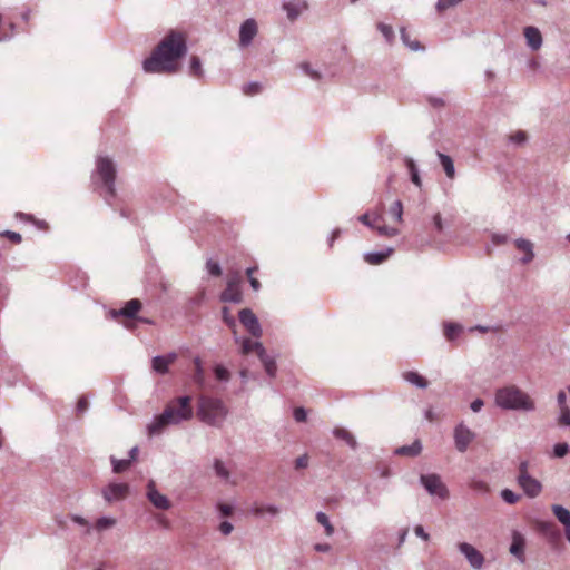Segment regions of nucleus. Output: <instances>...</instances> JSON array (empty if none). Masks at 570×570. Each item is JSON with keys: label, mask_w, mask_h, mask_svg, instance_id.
Instances as JSON below:
<instances>
[{"label": "nucleus", "mask_w": 570, "mask_h": 570, "mask_svg": "<svg viewBox=\"0 0 570 570\" xmlns=\"http://www.w3.org/2000/svg\"><path fill=\"white\" fill-rule=\"evenodd\" d=\"M186 55V36L178 30H170L150 56L144 59L142 70L149 75H174L179 71V61Z\"/></svg>", "instance_id": "obj_1"}, {"label": "nucleus", "mask_w": 570, "mask_h": 570, "mask_svg": "<svg viewBox=\"0 0 570 570\" xmlns=\"http://www.w3.org/2000/svg\"><path fill=\"white\" fill-rule=\"evenodd\" d=\"M493 401H495L497 407L504 411L529 413L535 410V402H533L529 394L515 385H508L497 390Z\"/></svg>", "instance_id": "obj_2"}, {"label": "nucleus", "mask_w": 570, "mask_h": 570, "mask_svg": "<svg viewBox=\"0 0 570 570\" xmlns=\"http://www.w3.org/2000/svg\"><path fill=\"white\" fill-rule=\"evenodd\" d=\"M196 415L203 423L219 429L228 416V407L222 400L212 396H199Z\"/></svg>", "instance_id": "obj_3"}, {"label": "nucleus", "mask_w": 570, "mask_h": 570, "mask_svg": "<svg viewBox=\"0 0 570 570\" xmlns=\"http://www.w3.org/2000/svg\"><path fill=\"white\" fill-rule=\"evenodd\" d=\"M115 163L107 156H98L91 179H94L95 185L100 184L104 187L105 202L108 204L115 198Z\"/></svg>", "instance_id": "obj_4"}, {"label": "nucleus", "mask_w": 570, "mask_h": 570, "mask_svg": "<svg viewBox=\"0 0 570 570\" xmlns=\"http://www.w3.org/2000/svg\"><path fill=\"white\" fill-rule=\"evenodd\" d=\"M154 417L161 419L167 422L181 423L193 417V407L190 406V397L183 396L176 402L167 404L163 413Z\"/></svg>", "instance_id": "obj_5"}, {"label": "nucleus", "mask_w": 570, "mask_h": 570, "mask_svg": "<svg viewBox=\"0 0 570 570\" xmlns=\"http://www.w3.org/2000/svg\"><path fill=\"white\" fill-rule=\"evenodd\" d=\"M420 483L424 489H426L430 495L436 497L440 500H445L448 498V488H445L438 474H423L420 478Z\"/></svg>", "instance_id": "obj_6"}, {"label": "nucleus", "mask_w": 570, "mask_h": 570, "mask_svg": "<svg viewBox=\"0 0 570 570\" xmlns=\"http://www.w3.org/2000/svg\"><path fill=\"white\" fill-rule=\"evenodd\" d=\"M474 438H476V434H474L465 423L461 422L459 425L454 426L453 440L456 451L461 453L466 452L468 446H470Z\"/></svg>", "instance_id": "obj_7"}, {"label": "nucleus", "mask_w": 570, "mask_h": 570, "mask_svg": "<svg viewBox=\"0 0 570 570\" xmlns=\"http://www.w3.org/2000/svg\"><path fill=\"white\" fill-rule=\"evenodd\" d=\"M456 548H459L461 556L465 557L470 568L473 570H480L483 568L484 557L473 544L469 542H460Z\"/></svg>", "instance_id": "obj_8"}, {"label": "nucleus", "mask_w": 570, "mask_h": 570, "mask_svg": "<svg viewBox=\"0 0 570 570\" xmlns=\"http://www.w3.org/2000/svg\"><path fill=\"white\" fill-rule=\"evenodd\" d=\"M128 491H130V488L127 483L110 482L101 490V495H104L105 501L112 503L125 499Z\"/></svg>", "instance_id": "obj_9"}, {"label": "nucleus", "mask_w": 570, "mask_h": 570, "mask_svg": "<svg viewBox=\"0 0 570 570\" xmlns=\"http://www.w3.org/2000/svg\"><path fill=\"white\" fill-rule=\"evenodd\" d=\"M238 320H240V324L244 325L245 330H247L252 336L255 338L262 337V326L252 309H240V312H238Z\"/></svg>", "instance_id": "obj_10"}, {"label": "nucleus", "mask_w": 570, "mask_h": 570, "mask_svg": "<svg viewBox=\"0 0 570 570\" xmlns=\"http://www.w3.org/2000/svg\"><path fill=\"white\" fill-rule=\"evenodd\" d=\"M256 33H258V26L255 20L253 18L246 19L242 22L240 30H238V46L240 48L249 47Z\"/></svg>", "instance_id": "obj_11"}, {"label": "nucleus", "mask_w": 570, "mask_h": 570, "mask_svg": "<svg viewBox=\"0 0 570 570\" xmlns=\"http://www.w3.org/2000/svg\"><path fill=\"white\" fill-rule=\"evenodd\" d=\"M146 497L154 508L160 511H167L168 509H170V501L164 493L157 490V488L155 487V482L153 480H150L149 483H147Z\"/></svg>", "instance_id": "obj_12"}, {"label": "nucleus", "mask_w": 570, "mask_h": 570, "mask_svg": "<svg viewBox=\"0 0 570 570\" xmlns=\"http://www.w3.org/2000/svg\"><path fill=\"white\" fill-rule=\"evenodd\" d=\"M248 512L256 518H277L281 514V508L276 503L255 501Z\"/></svg>", "instance_id": "obj_13"}, {"label": "nucleus", "mask_w": 570, "mask_h": 570, "mask_svg": "<svg viewBox=\"0 0 570 570\" xmlns=\"http://www.w3.org/2000/svg\"><path fill=\"white\" fill-rule=\"evenodd\" d=\"M140 308H141L140 301L137 298H131V299L127 301V303H125L122 308L110 309V312H108V316H110L111 320H117L119 317L131 320L137 315V313L140 311Z\"/></svg>", "instance_id": "obj_14"}, {"label": "nucleus", "mask_w": 570, "mask_h": 570, "mask_svg": "<svg viewBox=\"0 0 570 570\" xmlns=\"http://www.w3.org/2000/svg\"><path fill=\"white\" fill-rule=\"evenodd\" d=\"M518 484L530 499L537 498L542 491V484L531 475H518Z\"/></svg>", "instance_id": "obj_15"}, {"label": "nucleus", "mask_w": 570, "mask_h": 570, "mask_svg": "<svg viewBox=\"0 0 570 570\" xmlns=\"http://www.w3.org/2000/svg\"><path fill=\"white\" fill-rule=\"evenodd\" d=\"M281 7H283L284 12H286L287 19L295 21L302 13L307 11L308 2L307 0H288L284 1Z\"/></svg>", "instance_id": "obj_16"}, {"label": "nucleus", "mask_w": 570, "mask_h": 570, "mask_svg": "<svg viewBox=\"0 0 570 570\" xmlns=\"http://www.w3.org/2000/svg\"><path fill=\"white\" fill-rule=\"evenodd\" d=\"M238 276H235L234 278L229 279L227 283V288H225L222 295H219V301L225 303L240 304L242 292L238 288Z\"/></svg>", "instance_id": "obj_17"}, {"label": "nucleus", "mask_w": 570, "mask_h": 570, "mask_svg": "<svg viewBox=\"0 0 570 570\" xmlns=\"http://www.w3.org/2000/svg\"><path fill=\"white\" fill-rule=\"evenodd\" d=\"M523 551H525V539L519 531L512 532V543H510L509 548L510 554L518 558L519 562L523 563L525 562Z\"/></svg>", "instance_id": "obj_18"}, {"label": "nucleus", "mask_w": 570, "mask_h": 570, "mask_svg": "<svg viewBox=\"0 0 570 570\" xmlns=\"http://www.w3.org/2000/svg\"><path fill=\"white\" fill-rule=\"evenodd\" d=\"M177 360L176 353H167L166 355H156L153 357V371L164 375L168 372V366Z\"/></svg>", "instance_id": "obj_19"}, {"label": "nucleus", "mask_w": 570, "mask_h": 570, "mask_svg": "<svg viewBox=\"0 0 570 570\" xmlns=\"http://www.w3.org/2000/svg\"><path fill=\"white\" fill-rule=\"evenodd\" d=\"M238 344H240L242 354H249L250 352L257 353V356L266 355L265 348L261 342L252 341L248 337H235Z\"/></svg>", "instance_id": "obj_20"}, {"label": "nucleus", "mask_w": 570, "mask_h": 570, "mask_svg": "<svg viewBox=\"0 0 570 570\" xmlns=\"http://www.w3.org/2000/svg\"><path fill=\"white\" fill-rule=\"evenodd\" d=\"M524 38L529 49L537 51L542 47V35H540L539 29L534 27H525Z\"/></svg>", "instance_id": "obj_21"}, {"label": "nucleus", "mask_w": 570, "mask_h": 570, "mask_svg": "<svg viewBox=\"0 0 570 570\" xmlns=\"http://www.w3.org/2000/svg\"><path fill=\"white\" fill-rule=\"evenodd\" d=\"M392 247H387L379 252H367L363 254V259H365V262H367L370 265H380L385 262L390 255H392Z\"/></svg>", "instance_id": "obj_22"}, {"label": "nucleus", "mask_w": 570, "mask_h": 570, "mask_svg": "<svg viewBox=\"0 0 570 570\" xmlns=\"http://www.w3.org/2000/svg\"><path fill=\"white\" fill-rule=\"evenodd\" d=\"M515 247L524 253V257L521 258L522 264H528L533 259V245L529 239L518 238L514 242Z\"/></svg>", "instance_id": "obj_23"}, {"label": "nucleus", "mask_w": 570, "mask_h": 570, "mask_svg": "<svg viewBox=\"0 0 570 570\" xmlns=\"http://www.w3.org/2000/svg\"><path fill=\"white\" fill-rule=\"evenodd\" d=\"M422 451V444L421 441L416 440L411 443V445H402L397 449H395L394 453L395 455H404L410 458L417 456Z\"/></svg>", "instance_id": "obj_24"}, {"label": "nucleus", "mask_w": 570, "mask_h": 570, "mask_svg": "<svg viewBox=\"0 0 570 570\" xmlns=\"http://www.w3.org/2000/svg\"><path fill=\"white\" fill-rule=\"evenodd\" d=\"M332 433H333V436L344 441L345 444L350 446V449H352V450L356 449V445H357L356 439H354L353 434L348 430H346L344 428L335 426V428H333Z\"/></svg>", "instance_id": "obj_25"}, {"label": "nucleus", "mask_w": 570, "mask_h": 570, "mask_svg": "<svg viewBox=\"0 0 570 570\" xmlns=\"http://www.w3.org/2000/svg\"><path fill=\"white\" fill-rule=\"evenodd\" d=\"M174 424L179 423H174L171 421L154 417L153 421H150L149 425H147V433H149V435H158L164 431L166 426Z\"/></svg>", "instance_id": "obj_26"}, {"label": "nucleus", "mask_w": 570, "mask_h": 570, "mask_svg": "<svg viewBox=\"0 0 570 570\" xmlns=\"http://www.w3.org/2000/svg\"><path fill=\"white\" fill-rule=\"evenodd\" d=\"M402 379L419 389H428V381L416 372H404V374H402Z\"/></svg>", "instance_id": "obj_27"}, {"label": "nucleus", "mask_w": 570, "mask_h": 570, "mask_svg": "<svg viewBox=\"0 0 570 570\" xmlns=\"http://www.w3.org/2000/svg\"><path fill=\"white\" fill-rule=\"evenodd\" d=\"M193 363H195V374H193V382H195L196 386L205 389L206 376H204L203 363H200L199 357H195V360H193Z\"/></svg>", "instance_id": "obj_28"}, {"label": "nucleus", "mask_w": 570, "mask_h": 570, "mask_svg": "<svg viewBox=\"0 0 570 570\" xmlns=\"http://www.w3.org/2000/svg\"><path fill=\"white\" fill-rule=\"evenodd\" d=\"M552 514L563 524L564 528L570 527V512L562 505L554 504L551 507Z\"/></svg>", "instance_id": "obj_29"}, {"label": "nucleus", "mask_w": 570, "mask_h": 570, "mask_svg": "<svg viewBox=\"0 0 570 570\" xmlns=\"http://www.w3.org/2000/svg\"><path fill=\"white\" fill-rule=\"evenodd\" d=\"M462 333V325L459 323H444V337H446L448 341L453 342L458 337H460Z\"/></svg>", "instance_id": "obj_30"}, {"label": "nucleus", "mask_w": 570, "mask_h": 570, "mask_svg": "<svg viewBox=\"0 0 570 570\" xmlns=\"http://www.w3.org/2000/svg\"><path fill=\"white\" fill-rule=\"evenodd\" d=\"M213 472H215V475L218 476V479L222 481H229V469L225 462L218 459L213 460Z\"/></svg>", "instance_id": "obj_31"}, {"label": "nucleus", "mask_w": 570, "mask_h": 570, "mask_svg": "<svg viewBox=\"0 0 570 570\" xmlns=\"http://www.w3.org/2000/svg\"><path fill=\"white\" fill-rule=\"evenodd\" d=\"M438 159H440L441 167H443V171L446 174V177L452 179L454 177V164L452 163L451 157L445 153L438 151Z\"/></svg>", "instance_id": "obj_32"}, {"label": "nucleus", "mask_w": 570, "mask_h": 570, "mask_svg": "<svg viewBox=\"0 0 570 570\" xmlns=\"http://www.w3.org/2000/svg\"><path fill=\"white\" fill-rule=\"evenodd\" d=\"M405 168H407V171H410L412 184H414V186L421 188L422 187L421 176L419 175L417 166L415 165V161H413L412 158H410V157L405 158Z\"/></svg>", "instance_id": "obj_33"}, {"label": "nucleus", "mask_w": 570, "mask_h": 570, "mask_svg": "<svg viewBox=\"0 0 570 570\" xmlns=\"http://www.w3.org/2000/svg\"><path fill=\"white\" fill-rule=\"evenodd\" d=\"M258 360H261L262 365H264L265 373H267L269 377H275V374L277 373L275 358L269 355H258Z\"/></svg>", "instance_id": "obj_34"}, {"label": "nucleus", "mask_w": 570, "mask_h": 570, "mask_svg": "<svg viewBox=\"0 0 570 570\" xmlns=\"http://www.w3.org/2000/svg\"><path fill=\"white\" fill-rule=\"evenodd\" d=\"M316 522L320 523L323 529H325L326 537H333L334 534V527L330 521V518L326 515V513L318 511L316 512Z\"/></svg>", "instance_id": "obj_35"}, {"label": "nucleus", "mask_w": 570, "mask_h": 570, "mask_svg": "<svg viewBox=\"0 0 570 570\" xmlns=\"http://www.w3.org/2000/svg\"><path fill=\"white\" fill-rule=\"evenodd\" d=\"M110 462L111 471H114L115 474H120L130 468L132 461L125 459L118 460L115 456H111Z\"/></svg>", "instance_id": "obj_36"}, {"label": "nucleus", "mask_w": 570, "mask_h": 570, "mask_svg": "<svg viewBox=\"0 0 570 570\" xmlns=\"http://www.w3.org/2000/svg\"><path fill=\"white\" fill-rule=\"evenodd\" d=\"M401 40L407 49L412 51H422L421 43H419L417 40H411L404 28L401 29Z\"/></svg>", "instance_id": "obj_37"}, {"label": "nucleus", "mask_w": 570, "mask_h": 570, "mask_svg": "<svg viewBox=\"0 0 570 570\" xmlns=\"http://www.w3.org/2000/svg\"><path fill=\"white\" fill-rule=\"evenodd\" d=\"M116 521L111 517H102L95 522V529L98 531H106L115 525Z\"/></svg>", "instance_id": "obj_38"}, {"label": "nucleus", "mask_w": 570, "mask_h": 570, "mask_svg": "<svg viewBox=\"0 0 570 570\" xmlns=\"http://www.w3.org/2000/svg\"><path fill=\"white\" fill-rule=\"evenodd\" d=\"M500 498H502L503 502L508 504H514L520 500V495L508 488L500 491Z\"/></svg>", "instance_id": "obj_39"}, {"label": "nucleus", "mask_w": 570, "mask_h": 570, "mask_svg": "<svg viewBox=\"0 0 570 570\" xmlns=\"http://www.w3.org/2000/svg\"><path fill=\"white\" fill-rule=\"evenodd\" d=\"M189 73H191L194 77H203V66L200 65L199 58L196 56L191 57V63H189Z\"/></svg>", "instance_id": "obj_40"}, {"label": "nucleus", "mask_w": 570, "mask_h": 570, "mask_svg": "<svg viewBox=\"0 0 570 570\" xmlns=\"http://www.w3.org/2000/svg\"><path fill=\"white\" fill-rule=\"evenodd\" d=\"M464 0H438L436 1V11L443 12L448 9H452L460 4Z\"/></svg>", "instance_id": "obj_41"}, {"label": "nucleus", "mask_w": 570, "mask_h": 570, "mask_svg": "<svg viewBox=\"0 0 570 570\" xmlns=\"http://www.w3.org/2000/svg\"><path fill=\"white\" fill-rule=\"evenodd\" d=\"M213 374H215L216 380L220 382H228L229 380V372L223 365H215V367H213Z\"/></svg>", "instance_id": "obj_42"}, {"label": "nucleus", "mask_w": 570, "mask_h": 570, "mask_svg": "<svg viewBox=\"0 0 570 570\" xmlns=\"http://www.w3.org/2000/svg\"><path fill=\"white\" fill-rule=\"evenodd\" d=\"M206 273L213 277H219L220 275V266L219 263L209 258L206 261Z\"/></svg>", "instance_id": "obj_43"}, {"label": "nucleus", "mask_w": 570, "mask_h": 570, "mask_svg": "<svg viewBox=\"0 0 570 570\" xmlns=\"http://www.w3.org/2000/svg\"><path fill=\"white\" fill-rule=\"evenodd\" d=\"M569 445L568 443H557L552 446V455L558 459L564 458L568 454Z\"/></svg>", "instance_id": "obj_44"}, {"label": "nucleus", "mask_w": 570, "mask_h": 570, "mask_svg": "<svg viewBox=\"0 0 570 570\" xmlns=\"http://www.w3.org/2000/svg\"><path fill=\"white\" fill-rule=\"evenodd\" d=\"M372 229L377 232L379 235L385 236V237H394V236H396V234H399V230H396L393 227H387V226H374V228H372Z\"/></svg>", "instance_id": "obj_45"}, {"label": "nucleus", "mask_w": 570, "mask_h": 570, "mask_svg": "<svg viewBox=\"0 0 570 570\" xmlns=\"http://www.w3.org/2000/svg\"><path fill=\"white\" fill-rule=\"evenodd\" d=\"M377 30L381 31L382 36H384L385 41H387L389 43L392 42V40H393L392 27L381 22L377 24Z\"/></svg>", "instance_id": "obj_46"}, {"label": "nucleus", "mask_w": 570, "mask_h": 570, "mask_svg": "<svg viewBox=\"0 0 570 570\" xmlns=\"http://www.w3.org/2000/svg\"><path fill=\"white\" fill-rule=\"evenodd\" d=\"M358 220L361 224L367 226L368 228H373L375 227L374 223L380 220V215L375 214L374 219H370V214H363L360 215Z\"/></svg>", "instance_id": "obj_47"}, {"label": "nucleus", "mask_w": 570, "mask_h": 570, "mask_svg": "<svg viewBox=\"0 0 570 570\" xmlns=\"http://www.w3.org/2000/svg\"><path fill=\"white\" fill-rule=\"evenodd\" d=\"M391 215L394 216L397 223L402 222V203L400 200L392 203Z\"/></svg>", "instance_id": "obj_48"}, {"label": "nucleus", "mask_w": 570, "mask_h": 570, "mask_svg": "<svg viewBox=\"0 0 570 570\" xmlns=\"http://www.w3.org/2000/svg\"><path fill=\"white\" fill-rule=\"evenodd\" d=\"M301 70H303L304 73L307 75L313 80L320 79V73L311 68V66L307 62H303L299 65Z\"/></svg>", "instance_id": "obj_49"}, {"label": "nucleus", "mask_w": 570, "mask_h": 570, "mask_svg": "<svg viewBox=\"0 0 570 570\" xmlns=\"http://www.w3.org/2000/svg\"><path fill=\"white\" fill-rule=\"evenodd\" d=\"M69 519H71L72 522H75L76 524H78L79 527H83L85 529H87V534H89V531H90V525H89V522L82 518L81 515H78V514H71V517H69Z\"/></svg>", "instance_id": "obj_50"}, {"label": "nucleus", "mask_w": 570, "mask_h": 570, "mask_svg": "<svg viewBox=\"0 0 570 570\" xmlns=\"http://www.w3.org/2000/svg\"><path fill=\"white\" fill-rule=\"evenodd\" d=\"M507 242H509V235L493 233V235H492V246H501V245L505 244Z\"/></svg>", "instance_id": "obj_51"}, {"label": "nucleus", "mask_w": 570, "mask_h": 570, "mask_svg": "<svg viewBox=\"0 0 570 570\" xmlns=\"http://www.w3.org/2000/svg\"><path fill=\"white\" fill-rule=\"evenodd\" d=\"M223 322L229 326V328H234L236 325L235 318L229 314L228 307H223L222 309Z\"/></svg>", "instance_id": "obj_52"}, {"label": "nucleus", "mask_w": 570, "mask_h": 570, "mask_svg": "<svg viewBox=\"0 0 570 570\" xmlns=\"http://www.w3.org/2000/svg\"><path fill=\"white\" fill-rule=\"evenodd\" d=\"M510 144L514 146H520L525 142V134L523 131H519L509 137Z\"/></svg>", "instance_id": "obj_53"}, {"label": "nucleus", "mask_w": 570, "mask_h": 570, "mask_svg": "<svg viewBox=\"0 0 570 570\" xmlns=\"http://www.w3.org/2000/svg\"><path fill=\"white\" fill-rule=\"evenodd\" d=\"M560 424L564 426H570V410L568 406H563V409H560Z\"/></svg>", "instance_id": "obj_54"}, {"label": "nucleus", "mask_w": 570, "mask_h": 570, "mask_svg": "<svg viewBox=\"0 0 570 570\" xmlns=\"http://www.w3.org/2000/svg\"><path fill=\"white\" fill-rule=\"evenodd\" d=\"M259 91V83L257 82H249L244 85V94L248 96H254L258 94Z\"/></svg>", "instance_id": "obj_55"}, {"label": "nucleus", "mask_w": 570, "mask_h": 570, "mask_svg": "<svg viewBox=\"0 0 570 570\" xmlns=\"http://www.w3.org/2000/svg\"><path fill=\"white\" fill-rule=\"evenodd\" d=\"M294 421L303 422L307 419V412L303 407H296L293 412Z\"/></svg>", "instance_id": "obj_56"}, {"label": "nucleus", "mask_w": 570, "mask_h": 570, "mask_svg": "<svg viewBox=\"0 0 570 570\" xmlns=\"http://www.w3.org/2000/svg\"><path fill=\"white\" fill-rule=\"evenodd\" d=\"M218 530L223 535L227 537L233 532V524L229 521H223L219 523Z\"/></svg>", "instance_id": "obj_57"}, {"label": "nucleus", "mask_w": 570, "mask_h": 570, "mask_svg": "<svg viewBox=\"0 0 570 570\" xmlns=\"http://www.w3.org/2000/svg\"><path fill=\"white\" fill-rule=\"evenodd\" d=\"M433 227H434V230L438 232V234H441V232L444 229V224H442L441 214L433 215Z\"/></svg>", "instance_id": "obj_58"}, {"label": "nucleus", "mask_w": 570, "mask_h": 570, "mask_svg": "<svg viewBox=\"0 0 570 570\" xmlns=\"http://www.w3.org/2000/svg\"><path fill=\"white\" fill-rule=\"evenodd\" d=\"M2 236L9 238L10 240H12L16 244H20V242H21L20 234L14 230H6L2 233Z\"/></svg>", "instance_id": "obj_59"}, {"label": "nucleus", "mask_w": 570, "mask_h": 570, "mask_svg": "<svg viewBox=\"0 0 570 570\" xmlns=\"http://www.w3.org/2000/svg\"><path fill=\"white\" fill-rule=\"evenodd\" d=\"M218 512H219V515H222L223 518H228L230 515V513H233V508L229 504L219 503Z\"/></svg>", "instance_id": "obj_60"}, {"label": "nucleus", "mask_w": 570, "mask_h": 570, "mask_svg": "<svg viewBox=\"0 0 570 570\" xmlns=\"http://www.w3.org/2000/svg\"><path fill=\"white\" fill-rule=\"evenodd\" d=\"M88 410V400L81 397L78 400V404H76V412L79 414L85 413Z\"/></svg>", "instance_id": "obj_61"}, {"label": "nucleus", "mask_w": 570, "mask_h": 570, "mask_svg": "<svg viewBox=\"0 0 570 570\" xmlns=\"http://www.w3.org/2000/svg\"><path fill=\"white\" fill-rule=\"evenodd\" d=\"M414 534L423 541H429V534L424 531V528L421 524L414 527Z\"/></svg>", "instance_id": "obj_62"}, {"label": "nucleus", "mask_w": 570, "mask_h": 570, "mask_svg": "<svg viewBox=\"0 0 570 570\" xmlns=\"http://www.w3.org/2000/svg\"><path fill=\"white\" fill-rule=\"evenodd\" d=\"M307 463L308 459L306 454L301 455L299 458L296 459V462H294V464H296L297 470L307 468Z\"/></svg>", "instance_id": "obj_63"}, {"label": "nucleus", "mask_w": 570, "mask_h": 570, "mask_svg": "<svg viewBox=\"0 0 570 570\" xmlns=\"http://www.w3.org/2000/svg\"><path fill=\"white\" fill-rule=\"evenodd\" d=\"M55 523H56V525H58L62 530H65L67 528L66 517H63L61 514H58V515L55 517Z\"/></svg>", "instance_id": "obj_64"}]
</instances>
